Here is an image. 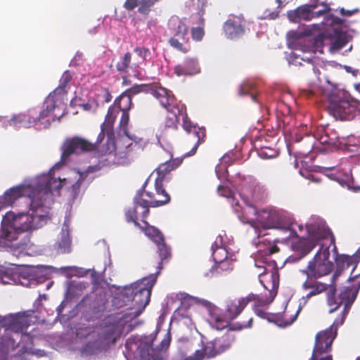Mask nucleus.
<instances>
[{
	"label": "nucleus",
	"mask_w": 360,
	"mask_h": 360,
	"mask_svg": "<svg viewBox=\"0 0 360 360\" xmlns=\"http://www.w3.org/2000/svg\"><path fill=\"white\" fill-rule=\"evenodd\" d=\"M38 195H41V197L37 198V195H32V200L28 203L31 213L8 212L4 216L0 230V248L15 247L20 251L25 250L30 239L26 238L24 242L13 243L18 239V235L46 224L49 218V206L53 202L52 188L45 186Z\"/></svg>",
	"instance_id": "nucleus-1"
},
{
	"label": "nucleus",
	"mask_w": 360,
	"mask_h": 360,
	"mask_svg": "<svg viewBox=\"0 0 360 360\" xmlns=\"http://www.w3.org/2000/svg\"><path fill=\"white\" fill-rule=\"evenodd\" d=\"M156 281V275L150 274L141 281L122 288L119 294V302L123 303L120 306H129L131 310L122 316L126 322L138 317L145 309L150 302L151 291Z\"/></svg>",
	"instance_id": "nucleus-2"
},
{
	"label": "nucleus",
	"mask_w": 360,
	"mask_h": 360,
	"mask_svg": "<svg viewBox=\"0 0 360 360\" xmlns=\"http://www.w3.org/2000/svg\"><path fill=\"white\" fill-rule=\"evenodd\" d=\"M308 238H300L291 244L292 250L302 259L307 256L316 245L321 247V243L330 239V229L326 222L319 217H311L306 224Z\"/></svg>",
	"instance_id": "nucleus-3"
},
{
	"label": "nucleus",
	"mask_w": 360,
	"mask_h": 360,
	"mask_svg": "<svg viewBox=\"0 0 360 360\" xmlns=\"http://www.w3.org/2000/svg\"><path fill=\"white\" fill-rule=\"evenodd\" d=\"M52 179L49 176H43L37 178L31 184L19 185L11 188L5 191L0 199L5 207L12 205L18 199L22 197L26 198V203L28 204L32 200V195H37V198H40L41 195H38L39 191L44 190V188H51Z\"/></svg>",
	"instance_id": "nucleus-4"
},
{
	"label": "nucleus",
	"mask_w": 360,
	"mask_h": 360,
	"mask_svg": "<svg viewBox=\"0 0 360 360\" xmlns=\"http://www.w3.org/2000/svg\"><path fill=\"white\" fill-rule=\"evenodd\" d=\"M150 54L148 48L136 47L133 49V53L127 52L120 58L115 65L116 69L120 72H129V75L140 79L141 70L146 65L147 58Z\"/></svg>",
	"instance_id": "nucleus-5"
},
{
	"label": "nucleus",
	"mask_w": 360,
	"mask_h": 360,
	"mask_svg": "<svg viewBox=\"0 0 360 360\" xmlns=\"http://www.w3.org/2000/svg\"><path fill=\"white\" fill-rule=\"evenodd\" d=\"M327 243H323L319 250L310 260L305 269L301 272L307 278H319L329 274L333 269V262L329 259L330 250Z\"/></svg>",
	"instance_id": "nucleus-6"
},
{
	"label": "nucleus",
	"mask_w": 360,
	"mask_h": 360,
	"mask_svg": "<svg viewBox=\"0 0 360 360\" xmlns=\"http://www.w3.org/2000/svg\"><path fill=\"white\" fill-rule=\"evenodd\" d=\"M168 30L172 37L169 39V44L174 49L187 53L191 46L188 37V27L183 19L177 16H172L168 22Z\"/></svg>",
	"instance_id": "nucleus-7"
},
{
	"label": "nucleus",
	"mask_w": 360,
	"mask_h": 360,
	"mask_svg": "<svg viewBox=\"0 0 360 360\" xmlns=\"http://www.w3.org/2000/svg\"><path fill=\"white\" fill-rule=\"evenodd\" d=\"M316 139L320 144L326 146L325 150H332L337 149L341 144H343V137L340 136L337 131L329 126L321 127L317 129L313 137L306 134L305 142L307 143L305 153H310L314 147Z\"/></svg>",
	"instance_id": "nucleus-8"
},
{
	"label": "nucleus",
	"mask_w": 360,
	"mask_h": 360,
	"mask_svg": "<svg viewBox=\"0 0 360 360\" xmlns=\"http://www.w3.org/2000/svg\"><path fill=\"white\" fill-rule=\"evenodd\" d=\"M360 102L356 100L339 99L330 97L328 112L336 120H351L356 117Z\"/></svg>",
	"instance_id": "nucleus-9"
},
{
	"label": "nucleus",
	"mask_w": 360,
	"mask_h": 360,
	"mask_svg": "<svg viewBox=\"0 0 360 360\" xmlns=\"http://www.w3.org/2000/svg\"><path fill=\"white\" fill-rule=\"evenodd\" d=\"M143 191H139L134 200V206L125 212V217L127 222H133L134 224L142 229L138 219L141 217L143 224L148 226L146 219L149 214V207H151L149 200L143 198Z\"/></svg>",
	"instance_id": "nucleus-10"
},
{
	"label": "nucleus",
	"mask_w": 360,
	"mask_h": 360,
	"mask_svg": "<svg viewBox=\"0 0 360 360\" xmlns=\"http://www.w3.org/2000/svg\"><path fill=\"white\" fill-rule=\"evenodd\" d=\"M344 323V317L334 321L333 324L326 330L319 332L315 337V345L313 351L319 354L329 352L332 344L338 335V326Z\"/></svg>",
	"instance_id": "nucleus-11"
},
{
	"label": "nucleus",
	"mask_w": 360,
	"mask_h": 360,
	"mask_svg": "<svg viewBox=\"0 0 360 360\" xmlns=\"http://www.w3.org/2000/svg\"><path fill=\"white\" fill-rule=\"evenodd\" d=\"M96 145L79 136L67 139L63 146L61 160L65 162L72 154H80L95 150Z\"/></svg>",
	"instance_id": "nucleus-12"
},
{
	"label": "nucleus",
	"mask_w": 360,
	"mask_h": 360,
	"mask_svg": "<svg viewBox=\"0 0 360 360\" xmlns=\"http://www.w3.org/2000/svg\"><path fill=\"white\" fill-rule=\"evenodd\" d=\"M285 221V217L275 209H265L261 211L259 223L263 229H283Z\"/></svg>",
	"instance_id": "nucleus-13"
},
{
	"label": "nucleus",
	"mask_w": 360,
	"mask_h": 360,
	"mask_svg": "<svg viewBox=\"0 0 360 360\" xmlns=\"http://www.w3.org/2000/svg\"><path fill=\"white\" fill-rule=\"evenodd\" d=\"M50 112L44 108L38 116L34 110H29L28 114H18L13 115L9 120L8 124L15 127H30L37 121L44 119L49 115Z\"/></svg>",
	"instance_id": "nucleus-14"
},
{
	"label": "nucleus",
	"mask_w": 360,
	"mask_h": 360,
	"mask_svg": "<svg viewBox=\"0 0 360 360\" xmlns=\"http://www.w3.org/2000/svg\"><path fill=\"white\" fill-rule=\"evenodd\" d=\"M163 181L160 179H155V188L158 198H155V195L153 193L145 191L147 181L144 183L141 191H143V193L148 197L149 202L151 207H156L165 205L169 202L171 198L170 195L167 193L165 189L163 188Z\"/></svg>",
	"instance_id": "nucleus-15"
},
{
	"label": "nucleus",
	"mask_w": 360,
	"mask_h": 360,
	"mask_svg": "<svg viewBox=\"0 0 360 360\" xmlns=\"http://www.w3.org/2000/svg\"><path fill=\"white\" fill-rule=\"evenodd\" d=\"M183 120V127L188 132V140L195 141L191 150L188 153V155L191 156L195 153L199 145L204 141L206 136V131L204 127H198L187 120L186 116Z\"/></svg>",
	"instance_id": "nucleus-16"
},
{
	"label": "nucleus",
	"mask_w": 360,
	"mask_h": 360,
	"mask_svg": "<svg viewBox=\"0 0 360 360\" xmlns=\"http://www.w3.org/2000/svg\"><path fill=\"white\" fill-rule=\"evenodd\" d=\"M330 239H327L326 247L328 246V250H330V246H333V257L338 266L344 269L348 268L350 265H354L353 270H354L359 259L355 256H348L345 255H338V248L335 245V238L330 231V236H328Z\"/></svg>",
	"instance_id": "nucleus-17"
},
{
	"label": "nucleus",
	"mask_w": 360,
	"mask_h": 360,
	"mask_svg": "<svg viewBox=\"0 0 360 360\" xmlns=\"http://www.w3.org/2000/svg\"><path fill=\"white\" fill-rule=\"evenodd\" d=\"M328 285L317 281V278H307L302 284L304 290H309L306 295L300 300V304H306L308 300L316 295H318L328 290Z\"/></svg>",
	"instance_id": "nucleus-18"
},
{
	"label": "nucleus",
	"mask_w": 360,
	"mask_h": 360,
	"mask_svg": "<svg viewBox=\"0 0 360 360\" xmlns=\"http://www.w3.org/2000/svg\"><path fill=\"white\" fill-rule=\"evenodd\" d=\"M117 113L118 110H116L115 107H110L103 123L105 124V127L107 128V148L104 150L105 153H111L115 150L112 126Z\"/></svg>",
	"instance_id": "nucleus-19"
},
{
	"label": "nucleus",
	"mask_w": 360,
	"mask_h": 360,
	"mask_svg": "<svg viewBox=\"0 0 360 360\" xmlns=\"http://www.w3.org/2000/svg\"><path fill=\"white\" fill-rule=\"evenodd\" d=\"M151 94L157 98L160 105L167 110L178 107L176 101L172 93L162 86H155L151 89Z\"/></svg>",
	"instance_id": "nucleus-20"
},
{
	"label": "nucleus",
	"mask_w": 360,
	"mask_h": 360,
	"mask_svg": "<svg viewBox=\"0 0 360 360\" xmlns=\"http://www.w3.org/2000/svg\"><path fill=\"white\" fill-rule=\"evenodd\" d=\"M224 31L227 38L231 39L243 36L245 33V28L242 19L236 16L228 19L224 24Z\"/></svg>",
	"instance_id": "nucleus-21"
},
{
	"label": "nucleus",
	"mask_w": 360,
	"mask_h": 360,
	"mask_svg": "<svg viewBox=\"0 0 360 360\" xmlns=\"http://www.w3.org/2000/svg\"><path fill=\"white\" fill-rule=\"evenodd\" d=\"M131 360H162L153 348L152 342H140Z\"/></svg>",
	"instance_id": "nucleus-22"
},
{
	"label": "nucleus",
	"mask_w": 360,
	"mask_h": 360,
	"mask_svg": "<svg viewBox=\"0 0 360 360\" xmlns=\"http://www.w3.org/2000/svg\"><path fill=\"white\" fill-rule=\"evenodd\" d=\"M200 71L198 63L193 58H186L183 64H178L174 68V72L178 77L193 75Z\"/></svg>",
	"instance_id": "nucleus-23"
},
{
	"label": "nucleus",
	"mask_w": 360,
	"mask_h": 360,
	"mask_svg": "<svg viewBox=\"0 0 360 360\" xmlns=\"http://www.w3.org/2000/svg\"><path fill=\"white\" fill-rule=\"evenodd\" d=\"M315 6H303L288 12V19L293 22H299L301 20H309L312 18V10Z\"/></svg>",
	"instance_id": "nucleus-24"
},
{
	"label": "nucleus",
	"mask_w": 360,
	"mask_h": 360,
	"mask_svg": "<svg viewBox=\"0 0 360 360\" xmlns=\"http://www.w3.org/2000/svg\"><path fill=\"white\" fill-rule=\"evenodd\" d=\"M234 265L232 259L216 263L210 270L212 277L219 278L228 275L233 270Z\"/></svg>",
	"instance_id": "nucleus-25"
},
{
	"label": "nucleus",
	"mask_w": 360,
	"mask_h": 360,
	"mask_svg": "<svg viewBox=\"0 0 360 360\" xmlns=\"http://www.w3.org/2000/svg\"><path fill=\"white\" fill-rule=\"evenodd\" d=\"M30 326V320L25 313L18 314L13 317L10 323V329L15 333H25Z\"/></svg>",
	"instance_id": "nucleus-26"
},
{
	"label": "nucleus",
	"mask_w": 360,
	"mask_h": 360,
	"mask_svg": "<svg viewBox=\"0 0 360 360\" xmlns=\"http://www.w3.org/2000/svg\"><path fill=\"white\" fill-rule=\"evenodd\" d=\"M184 117L185 112L183 107H173V108L167 110L165 125L169 128L176 129L180 118L184 119Z\"/></svg>",
	"instance_id": "nucleus-27"
},
{
	"label": "nucleus",
	"mask_w": 360,
	"mask_h": 360,
	"mask_svg": "<svg viewBox=\"0 0 360 360\" xmlns=\"http://www.w3.org/2000/svg\"><path fill=\"white\" fill-rule=\"evenodd\" d=\"M185 5L188 10L195 9L196 11V13L190 16V19H196L198 17L204 18L208 1L207 0H187Z\"/></svg>",
	"instance_id": "nucleus-28"
},
{
	"label": "nucleus",
	"mask_w": 360,
	"mask_h": 360,
	"mask_svg": "<svg viewBox=\"0 0 360 360\" xmlns=\"http://www.w3.org/2000/svg\"><path fill=\"white\" fill-rule=\"evenodd\" d=\"M122 114L120 121V128L122 129L124 134L129 137L130 139L134 141L135 145H139L141 148H144L147 141L143 138L131 137L128 131V124L129 122V115L128 111H122Z\"/></svg>",
	"instance_id": "nucleus-29"
},
{
	"label": "nucleus",
	"mask_w": 360,
	"mask_h": 360,
	"mask_svg": "<svg viewBox=\"0 0 360 360\" xmlns=\"http://www.w3.org/2000/svg\"><path fill=\"white\" fill-rule=\"evenodd\" d=\"M100 338L105 342L115 343L120 336L119 326L116 323L105 326L99 334Z\"/></svg>",
	"instance_id": "nucleus-30"
},
{
	"label": "nucleus",
	"mask_w": 360,
	"mask_h": 360,
	"mask_svg": "<svg viewBox=\"0 0 360 360\" xmlns=\"http://www.w3.org/2000/svg\"><path fill=\"white\" fill-rule=\"evenodd\" d=\"M0 281L3 284L15 285L20 283L19 273L11 269L0 270Z\"/></svg>",
	"instance_id": "nucleus-31"
},
{
	"label": "nucleus",
	"mask_w": 360,
	"mask_h": 360,
	"mask_svg": "<svg viewBox=\"0 0 360 360\" xmlns=\"http://www.w3.org/2000/svg\"><path fill=\"white\" fill-rule=\"evenodd\" d=\"M191 21L193 25H196V27H193L191 30L193 39L201 41L205 35V18L198 17L196 19H191Z\"/></svg>",
	"instance_id": "nucleus-32"
},
{
	"label": "nucleus",
	"mask_w": 360,
	"mask_h": 360,
	"mask_svg": "<svg viewBox=\"0 0 360 360\" xmlns=\"http://www.w3.org/2000/svg\"><path fill=\"white\" fill-rule=\"evenodd\" d=\"M336 286L335 284L328 285L326 293L327 304L330 307L329 313L332 314L338 310L341 306V302L338 301L335 297Z\"/></svg>",
	"instance_id": "nucleus-33"
},
{
	"label": "nucleus",
	"mask_w": 360,
	"mask_h": 360,
	"mask_svg": "<svg viewBox=\"0 0 360 360\" xmlns=\"http://www.w3.org/2000/svg\"><path fill=\"white\" fill-rule=\"evenodd\" d=\"M180 163L181 162L179 160H169L160 164L159 167L156 169V172L158 174V177L156 178V179H160L161 181H164V179L165 178L166 175L171 171L176 169L179 165Z\"/></svg>",
	"instance_id": "nucleus-34"
},
{
	"label": "nucleus",
	"mask_w": 360,
	"mask_h": 360,
	"mask_svg": "<svg viewBox=\"0 0 360 360\" xmlns=\"http://www.w3.org/2000/svg\"><path fill=\"white\" fill-rule=\"evenodd\" d=\"M158 253L160 261L158 262V271L155 274L156 276L160 273L163 268L164 262H167L172 257L171 249L165 243L158 245Z\"/></svg>",
	"instance_id": "nucleus-35"
},
{
	"label": "nucleus",
	"mask_w": 360,
	"mask_h": 360,
	"mask_svg": "<svg viewBox=\"0 0 360 360\" xmlns=\"http://www.w3.org/2000/svg\"><path fill=\"white\" fill-rule=\"evenodd\" d=\"M240 299L231 301L226 309V314L231 320L235 319L245 309Z\"/></svg>",
	"instance_id": "nucleus-36"
},
{
	"label": "nucleus",
	"mask_w": 360,
	"mask_h": 360,
	"mask_svg": "<svg viewBox=\"0 0 360 360\" xmlns=\"http://www.w3.org/2000/svg\"><path fill=\"white\" fill-rule=\"evenodd\" d=\"M72 79V76L70 70H66L62 75L60 79L59 86L53 91L54 94L64 96L68 93L67 86Z\"/></svg>",
	"instance_id": "nucleus-37"
},
{
	"label": "nucleus",
	"mask_w": 360,
	"mask_h": 360,
	"mask_svg": "<svg viewBox=\"0 0 360 360\" xmlns=\"http://www.w3.org/2000/svg\"><path fill=\"white\" fill-rule=\"evenodd\" d=\"M280 250L279 248L276 245H271L270 247H268L267 248H266L264 250L262 251V250H259L258 251V253H259V255L261 256V257H264V262L265 263H269V266H272L273 268H276L277 269V264L276 263V262L274 260H272L271 259V257L273 254H275L276 252H278Z\"/></svg>",
	"instance_id": "nucleus-38"
},
{
	"label": "nucleus",
	"mask_w": 360,
	"mask_h": 360,
	"mask_svg": "<svg viewBox=\"0 0 360 360\" xmlns=\"http://www.w3.org/2000/svg\"><path fill=\"white\" fill-rule=\"evenodd\" d=\"M326 39V34L324 33H319L317 36L310 40V49L312 52L323 53V48L324 46V40Z\"/></svg>",
	"instance_id": "nucleus-39"
},
{
	"label": "nucleus",
	"mask_w": 360,
	"mask_h": 360,
	"mask_svg": "<svg viewBox=\"0 0 360 360\" xmlns=\"http://www.w3.org/2000/svg\"><path fill=\"white\" fill-rule=\"evenodd\" d=\"M283 229L290 231V236L298 237L304 231V228L302 224H299L291 219L288 218L285 226H283Z\"/></svg>",
	"instance_id": "nucleus-40"
},
{
	"label": "nucleus",
	"mask_w": 360,
	"mask_h": 360,
	"mask_svg": "<svg viewBox=\"0 0 360 360\" xmlns=\"http://www.w3.org/2000/svg\"><path fill=\"white\" fill-rule=\"evenodd\" d=\"M217 347L219 348L218 352L221 353L229 349L233 342V338L229 335H225L221 338L214 339Z\"/></svg>",
	"instance_id": "nucleus-41"
},
{
	"label": "nucleus",
	"mask_w": 360,
	"mask_h": 360,
	"mask_svg": "<svg viewBox=\"0 0 360 360\" xmlns=\"http://www.w3.org/2000/svg\"><path fill=\"white\" fill-rule=\"evenodd\" d=\"M115 104L117 105L120 111H129L132 105L131 98L122 93L118 98H116Z\"/></svg>",
	"instance_id": "nucleus-42"
},
{
	"label": "nucleus",
	"mask_w": 360,
	"mask_h": 360,
	"mask_svg": "<svg viewBox=\"0 0 360 360\" xmlns=\"http://www.w3.org/2000/svg\"><path fill=\"white\" fill-rule=\"evenodd\" d=\"M71 241L68 231L64 230L61 232V238L58 242V251L60 253H67L70 251Z\"/></svg>",
	"instance_id": "nucleus-43"
},
{
	"label": "nucleus",
	"mask_w": 360,
	"mask_h": 360,
	"mask_svg": "<svg viewBox=\"0 0 360 360\" xmlns=\"http://www.w3.org/2000/svg\"><path fill=\"white\" fill-rule=\"evenodd\" d=\"M255 88V84L252 82L245 81L243 82L239 89V94L240 96H245L248 94H251L252 100L255 102H257V96L254 94L253 89Z\"/></svg>",
	"instance_id": "nucleus-44"
},
{
	"label": "nucleus",
	"mask_w": 360,
	"mask_h": 360,
	"mask_svg": "<svg viewBox=\"0 0 360 360\" xmlns=\"http://www.w3.org/2000/svg\"><path fill=\"white\" fill-rule=\"evenodd\" d=\"M217 191L219 195L226 198L232 206L238 205V202H235L233 191L228 186L219 185Z\"/></svg>",
	"instance_id": "nucleus-45"
},
{
	"label": "nucleus",
	"mask_w": 360,
	"mask_h": 360,
	"mask_svg": "<svg viewBox=\"0 0 360 360\" xmlns=\"http://www.w3.org/2000/svg\"><path fill=\"white\" fill-rule=\"evenodd\" d=\"M219 348L217 347L214 340L213 341L209 342L206 344V345L202 349L203 355L207 356V358H212L215 356L221 354L220 352H218Z\"/></svg>",
	"instance_id": "nucleus-46"
},
{
	"label": "nucleus",
	"mask_w": 360,
	"mask_h": 360,
	"mask_svg": "<svg viewBox=\"0 0 360 360\" xmlns=\"http://www.w3.org/2000/svg\"><path fill=\"white\" fill-rule=\"evenodd\" d=\"M212 257L215 264L224 261L225 259H231L228 258V252L226 248L223 247H217L215 249L212 248Z\"/></svg>",
	"instance_id": "nucleus-47"
},
{
	"label": "nucleus",
	"mask_w": 360,
	"mask_h": 360,
	"mask_svg": "<svg viewBox=\"0 0 360 360\" xmlns=\"http://www.w3.org/2000/svg\"><path fill=\"white\" fill-rule=\"evenodd\" d=\"M59 96H60L57 94H54L53 91L49 95L44 102L45 109L46 111H49L51 113L55 110L56 107V102L59 99Z\"/></svg>",
	"instance_id": "nucleus-48"
},
{
	"label": "nucleus",
	"mask_w": 360,
	"mask_h": 360,
	"mask_svg": "<svg viewBox=\"0 0 360 360\" xmlns=\"http://www.w3.org/2000/svg\"><path fill=\"white\" fill-rule=\"evenodd\" d=\"M253 321V318L248 315L246 316L245 319L243 320L239 321L233 323L231 326V330H242L247 328H250L252 326Z\"/></svg>",
	"instance_id": "nucleus-49"
},
{
	"label": "nucleus",
	"mask_w": 360,
	"mask_h": 360,
	"mask_svg": "<svg viewBox=\"0 0 360 360\" xmlns=\"http://www.w3.org/2000/svg\"><path fill=\"white\" fill-rule=\"evenodd\" d=\"M105 134L107 135V128L105 127V124H102L101 126V132L97 136L96 142L94 143L96 146L95 150H101V152L103 153L104 154H106L104 152V150H106L107 146L105 148H100V144L103 141Z\"/></svg>",
	"instance_id": "nucleus-50"
},
{
	"label": "nucleus",
	"mask_w": 360,
	"mask_h": 360,
	"mask_svg": "<svg viewBox=\"0 0 360 360\" xmlns=\"http://www.w3.org/2000/svg\"><path fill=\"white\" fill-rule=\"evenodd\" d=\"M171 340V333L169 331H168L158 346V350L162 351L167 349L170 345Z\"/></svg>",
	"instance_id": "nucleus-51"
},
{
	"label": "nucleus",
	"mask_w": 360,
	"mask_h": 360,
	"mask_svg": "<svg viewBox=\"0 0 360 360\" xmlns=\"http://www.w3.org/2000/svg\"><path fill=\"white\" fill-rule=\"evenodd\" d=\"M143 86L142 85H134V86L127 89L123 93L129 96L131 99L132 97L143 91Z\"/></svg>",
	"instance_id": "nucleus-52"
},
{
	"label": "nucleus",
	"mask_w": 360,
	"mask_h": 360,
	"mask_svg": "<svg viewBox=\"0 0 360 360\" xmlns=\"http://www.w3.org/2000/svg\"><path fill=\"white\" fill-rule=\"evenodd\" d=\"M229 326V322L222 318L217 317L214 321V327L219 330H221Z\"/></svg>",
	"instance_id": "nucleus-53"
},
{
	"label": "nucleus",
	"mask_w": 360,
	"mask_h": 360,
	"mask_svg": "<svg viewBox=\"0 0 360 360\" xmlns=\"http://www.w3.org/2000/svg\"><path fill=\"white\" fill-rule=\"evenodd\" d=\"M141 229H144L146 234L150 238L157 236V234L158 235V233L160 232L159 229L154 226H150L148 224V226L144 225V227H142Z\"/></svg>",
	"instance_id": "nucleus-54"
},
{
	"label": "nucleus",
	"mask_w": 360,
	"mask_h": 360,
	"mask_svg": "<svg viewBox=\"0 0 360 360\" xmlns=\"http://www.w3.org/2000/svg\"><path fill=\"white\" fill-rule=\"evenodd\" d=\"M258 299V295L251 293L249 294L247 297H242L240 300H241L243 305H244V307H245L248 304V303L252 301H255L257 303Z\"/></svg>",
	"instance_id": "nucleus-55"
},
{
	"label": "nucleus",
	"mask_w": 360,
	"mask_h": 360,
	"mask_svg": "<svg viewBox=\"0 0 360 360\" xmlns=\"http://www.w3.org/2000/svg\"><path fill=\"white\" fill-rule=\"evenodd\" d=\"M139 6V0H126L124 4V7L127 11H133L136 7Z\"/></svg>",
	"instance_id": "nucleus-56"
},
{
	"label": "nucleus",
	"mask_w": 360,
	"mask_h": 360,
	"mask_svg": "<svg viewBox=\"0 0 360 360\" xmlns=\"http://www.w3.org/2000/svg\"><path fill=\"white\" fill-rule=\"evenodd\" d=\"M151 240L157 245V246L165 243L164 236L161 231L158 233V235L157 234V236L152 237Z\"/></svg>",
	"instance_id": "nucleus-57"
},
{
	"label": "nucleus",
	"mask_w": 360,
	"mask_h": 360,
	"mask_svg": "<svg viewBox=\"0 0 360 360\" xmlns=\"http://www.w3.org/2000/svg\"><path fill=\"white\" fill-rule=\"evenodd\" d=\"M329 19L331 20V25H342L344 22L343 20L333 14L329 15Z\"/></svg>",
	"instance_id": "nucleus-58"
},
{
	"label": "nucleus",
	"mask_w": 360,
	"mask_h": 360,
	"mask_svg": "<svg viewBox=\"0 0 360 360\" xmlns=\"http://www.w3.org/2000/svg\"><path fill=\"white\" fill-rule=\"evenodd\" d=\"M359 11V9H354V10H345V8L340 9V13L343 16H351L354 13Z\"/></svg>",
	"instance_id": "nucleus-59"
},
{
	"label": "nucleus",
	"mask_w": 360,
	"mask_h": 360,
	"mask_svg": "<svg viewBox=\"0 0 360 360\" xmlns=\"http://www.w3.org/2000/svg\"><path fill=\"white\" fill-rule=\"evenodd\" d=\"M330 8L328 6H326V8H325L324 9H323V10H319V11H316V12H312V14H313V15H312V18H314V17H318V16L322 15H323L324 13H327L328 11H330Z\"/></svg>",
	"instance_id": "nucleus-60"
},
{
	"label": "nucleus",
	"mask_w": 360,
	"mask_h": 360,
	"mask_svg": "<svg viewBox=\"0 0 360 360\" xmlns=\"http://www.w3.org/2000/svg\"><path fill=\"white\" fill-rule=\"evenodd\" d=\"M221 163L224 164L226 167L232 163L231 158L226 154L221 158Z\"/></svg>",
	"instance_id": "nucleus-61"
},
{
	"label": "nucleus",
	"mask_w": 360,
	"mask_h": 360,
	"mask_svg": "<svg viewBox=\"0 0 360 360\" xmlns=\"http://www.w3.org/2000/svg\"><path fill=\"white\" fill-rule=\"evenodd\" d=\"M101 169V167L100 166V165H91V166L88 167L86 172L88 173H94V172L99 171Z\"/></svg>",
	"instance_id": "nucleus-62"
},
{
	"label": "nucleus",
	"mask_w": 360,
	"mask_h": 360,
	"mask_svg": "<svg viewBox=\"0 0 360 360\" xmlns=\"http://www.w3.org/2000/svg\"><path fill=\"white\" fill-rule=\"evenodd\" d=\"M272 300H262L258 299L257 303L255 304V307H262V306H266L268 305Z\"/></svg>",
	"instance_id": "nucleus-63"
},
{
	"label": "nucleus",
	"mask_w": 360,
	"mask_h": 360,
	"mask_svg": "<svg viewBox=\"0 0 360 360\" xmlns=\"http://www.w3.org/2000/svg\"><path fill=\"white\" fill-rule=\"evenodd\" d=\"M255 312L258 316H259L262 319H265L266 316V313L264 311H263L262 309H260L257 307H255Z\"/></svg>",
	"instance_id": "nucleus-64"
}]
</instances>
